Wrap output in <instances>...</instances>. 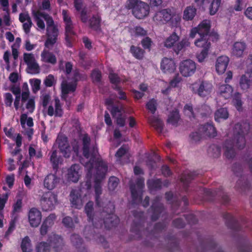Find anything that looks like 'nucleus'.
<instances>
[{
    "mask_svg": "<svg viewBox=\"0 0 252 252\" xmlns=\"http://www.w3.org/2000/svg\"><path fill=\"white\" fill-rule=\"evenodd\" d=\"M246 48V45L243 42H236L233 45L232 54L237 57H241Z\"/></svg>",
    "mask_w": 252,
    "mask_h": 252,
    "instance_id": "4c0bfd02",
    "label": "nucleus"
},
{
    "mask_svg": "<svg viewBox=\"0 0 252 252\" xmlns=\"http://www.w3.org/2000/svg\"><path fill=\"white\" fill-rule=\"evenodd\" d=\"M160 68L164 73H171L176 69L175 63L173 59L165 57L162 60Z\"/></svg>",
    "mask_w": 252,
    "mask_h": 252,
    "instance_id": "a878e982",
    "label": "nucleus"
},
{
    "mask_svg": "<svg viewBox=\"0 0 252 252\" xmlns=\"http://www.w3.org/2000/svg\"><path fill=\"white\" fill-rule=\"evenodd\" d=\"M126 7L132 10L134 16L138 19H143L148 16L150 12L149 4L141 0H127Z\"/></svg>",
    "mask_w": 252,
    "mask_h": 252,
    "instance_id": "423d86ee",
    "label": "nucleus"
},
{
    "mask_svg": "<svg viewBox=\"0 0 252 252\" xmlns=\"http://www.w3.org/2000/svg\"><path fill=\"white\" fill-rule=\"evenodd\" d=\"M63 19L65 24V40L67 47H71L72 42L75 40L76 33L70 16L67 10L62 11Z\"/></svg>",
    "mask_w": 252,
    "mask_h": 252,
    "instance_id": "6e6552de",
    "label": "nucleus"
},
{
    "mask_svg": "<svg viewBox=\"0 0 252 252\" xmlns=\"http://www.w3.org/2000/svg\"><path fill=\"white\" fill-rule=\"evenodd\" d=\"M77 85L76 83H64L61 85V97L64 100H66L68 94L70 93H74L76 90Z\"/></svg>",
    "mask_w": 252,
    "mask_h": 252,
    "instance_id": "7c9ffc66",
    "label": "nucleus"
},
{
    "mask_svg": "<svg viewBox=\"0 0 252 252\" xmlns=\"http://www.w3.org/2000/svg\"><path fill=\"white\" fill-rule=\"evenodd\" d=\"M22 200L18 199L12 206V210L11 212V216H18V213L22 212Z\"/></svg>",
    "mask_w": 252,
    "mask_h": 252,
    "instance_id": "6e6d98bb",
    "label": "nucleus"
},
{
    "mask_svg": "<svg viewBox=\"0 0 252 252\" xmlns=\"http://www.w3.org/2000/svg\"><path fill=\"white\" fill-rule=\"evenodd\" d=\"M57 202V195L51 191L44 192L40 198L41 206L44 211L53 210Z\"/></svg>",
    "mask_w": 252,
    "mask_h": 252,
    "instance_id": "9d476101",
    "label": "nucleus"
},
{
    "mask_svg": "<svg viewBox=\"0 0 252 252\" xmlns=\"http://www.w3.org/2000/svg\"><path fill=\"white\" fill-rule=\"evenodd\" d=\"M229 117V113L226 108L221 107L216 110L214 115L215 120L220 123L221 121L226 120Z\"/></svg>",
    "mask_w": 252,
    "mask_h": 252,
    "instance_id": "58836bf2",
    "label": "nucleus"
},
{
    "mask_svg": "<svg viewBox=\"0 0 252 252\" xmlns=\"http://www.w3.org/2000/svg\"><path fill=\"white\" fill-rule=\"evenodd\" d=\"M250 130V125L247 123H238L234 127V139L226 140L223 144L224 155L228 159H231L235 156L234 147L239 149H243L246 145L245 135Z\"/></svg>",
    "mask_w": 252,
    "mask_h": 252,
    "instance_id": "f03ea898",
    "label": "nucleus"
},
{
    "mask_svg": "<svg viewBox=\"0 0 252 252\" xmlns=\"http://www.w3.org/2000/svg\"><path fill=\"white\" fill-rule=\"evenodd\" d=\"M196 175L195 171H186L182 174L180 181L183 184V188L186 192L188 191L189 184Z\"/></svg>",
    "mask_w": 252,
    "mask_h": 252,
    "instance_id": "cd10ccee",
    "label": "nucleus"
},
{
    "mask_svg": "<svg viewBox=\"0 0 252 252\" xmlns=\"http://www.w3.org/2000/svg\"><path fill=\"white\" fill-rule=\"evenodd\" d=\"M229 59L228 57L225 56L219 57L216 62V69L218 74L223 73L226 69Z\"/></svg>",
    "mask_w": 252,
    "mask_h": 252,
    "instance_id": "c85d7f7f",
    "label": "nucleus"
},
{
    "mask_svg": "<svg viewBox=\"0 0 252 252\" xmlns=\"http://www.w3.org/2000/svg\"><path fill=\"white\" fill-rule=\"evenodd\" d=\"M85 167L88 168L87 176L91 177L92 170L94 167V192L95 203L97 206H102L100 201V196L102 194L101 183L105 179L108 170L107 163L101 158H96L94 153L92 154V157L89 161L86 163Z\"/></svg>",
    "mask_w": 252,
    "mask_h": 252,
    "instance_id": "f257e3e1",
    "label": "nucleus"
},
{
    "mask_svg": "<svg viewBox=\"0 0 252 252\" xmlns=\"http://www.w3.org/2000/svg\"><path fill=\"white\" fill-rule=\"evenodd\" d=\"M23 59L30 69L38 72L39 66L36 62L34 55L32 54L25 53L23 55Z\"/></svg>",
    "mask_w": 252,
    "mask_h": 252,
    "instance_id": "c756f323",
    "label": "nucleus"
},
{
    "mask_svg": "<svg viewBox=\"0 0 252 252\" xmlns=\"http://www.w3.org/2000/svg\"><path fill=\"white\" fill-rule=\"evenodd\" d=\"M157 100L154 98L150 99L146 105V108L153 114L157 110Z\"/></svg>",
    "mask_w": 252,
    "mask_h": 252,
    "instance_id": "69168bd1",
    "label": "nucleus"
},
{
    "mask_svg": "<svg viewBox=\"0 0 252 252\" xmlns=\"http://www.w3.org/2000/svg\"><path fill=\"white\" fill-rule=\"evenodd\" d=\"M101 21V17L98 14L93 15L89 20L90 27L95 31L100 30Z\"/></svg>",
    "mask_w": 252,
    "mask_h": 252,
    "instance_id": "79ce46f5",
    "label": "nucleus"
},
{
    "mask_svg": "<svg viewBox=\"0 0 252 252\" xmlns=\"http://www.w3.org/2000/svg\"><path fill=\"white\" fill-rule=\"evenodd\" d=\"M190 88L194 94H197L200 97H204L210 95L213 86L208 81H199L192 84Z\"/></svg>",
    "mask_w": 252,
    "mask_h": 252,
    "instance_id": "9b49d317",
    "label": "nucleus"
},
{
    "mask_svg": "<svg viewBox=\"0 0 252 252\" xmlns=\"http://www.w3.org/2000/svg\"><path fill=\"white\" fill-rule=\"evenodd\" d=\"M208 153L213 158H219L221 154V147L215 144L211 145L208 149Z\"/></svg>",
    "mask_w": 252,
    "mask_h": 252,
    "instance_id": "8fccbe9b",
    "label": "nucleus"
},
{
    "mask_svg": "<svg viewBox=\"0 0 252 252\" xmlns=\"http://www.w3.org/2000/svg\"><path fill=\"white\" fill-rule=\"evenodd\" d=\"M132 215L135 219L133 220L130 228V232L135 234V239H140L142 237L141 229L143 227L144 222V213L143 211L134 210L132 212Z\"/></svg>",
    "mask_w": 252,
    "mask_h": 252,
    "instance_id": "1a4fd4ad",
    "label": "nucleus"
},
{
    "mask_svg": "<svg viewBox=\"0 0 252 252\" xmlns=\"http://www.w3.org/2000/svg\"><path fill=\"white\" fill-rule=\"evenodd\" d=\"M55 107L54 109L52 105L47 107L46 109L47 114L50 117L54 116L56 117H62L63 114V111L60 100L58 98L55 99Z\"/></svg>",
    "mask_w": 252,
    "mask_h": 252,
    "instance_id": "412c9836",
    "label": "nucleus"
},
{
    "mask_svg": "<svg viewBox=\"0 0 252 252\" xmlns=\"http://www.w3.org/2000/svg\"><path fill=\"white\" fill-rule=\"evenodd\" d=\"M184 112L185 115L189 117L190 120L195 118V115L193 111L192 105L191 103L186 104L184 106Z\"/></svg>",
    "mask_w": 252,
    "mask_h": 252,
    "instance_id": "4d7b16f0",
    "label": "nucleus"
},
{
    "mask_svg": "<svg viewBox=\"0 0 252 252\" xmlns=\"http://www.w3.org/2000/svg\"><path fill=\"white\" fill-rule=\"evenodd\" d=\"M196 69L195 63L190 59L182 61L180 63L179 67L180 72L184 77L192 76L195 73Z\"/></svg>",
    "mask_w": 252,
    "mask_h": 252,
    "instance_id": "2eb2a0df",
    "label": "nucleus"
},
{
    "mask_svg": "<svg viewBox=\"0 0 252 252\" xmlns=\"http://www.w3.org/2000/svg\"><path fill=\"white\" fill-rule=\"evenodd\" d=\"M41 212L36 208H32L28 214V218L31 226L36 227L41 222Z\"/></svg>",
    "mask_w": 252,
    "mask_h": 252,
    "instance_id": "a211bd4d",
    "label": "nucleus"
},
{
    "mask_svg": "<svg viewBox=\"0 0 252 252\" xmlns=\"http://www.w3.org/2000/svg\"><path fill=\"white\" fill-rule=\"evenodd\" d=\"M129 32L135 37L145 36L147 34V31L139 26H136L129 28Z\"/></svg>",
    "mask_w": 252,
    "mask_h": 252,
    "instance_id": "c03bdc74",
    "label": "nucleus"
},
{
    "mask_svg": "<svg viewBox=\"0 0 252 252\" xmlns=\"http://www.w3.org/2000/svg\"><path fill=\"white\" fill-rule=\"evenodd\" d=\"M144 186V179L143 177H140L137 179L136 186L135 185H130L132 204H138L141 202L143 189Z\"/></svg>",
    "mask_w": 252,
    "mask_h": 252,
    "instance_id": "ddd939ff",
    "label": "nucleus"
},
{
    "mask_svg": "<svg viewBox=\"0 0 252 252\" xmlns=\"http://www.w3.org/2000/svg\"><path fill=\"white\" fill-rule=\"evenodd\" d=\"M44 19L46 22L47 29L51 28L53 27H57L55 25L53 18L48 14L44 12Z\"/></svg>",
    "mask_w": 252,
    "mask_h": 252,
    "instance_id": "774afa93",
    "label": "nucleus"
},
{
    "mask_svg": "<svg viewBox=\"0 0 252 252\" xmlns=\"http://www.w3.org/2000/svg\"><path fill=\"white\" fill-rule=\"evenodd\" d=\"M219 90L220 95L225 99L229 98L232 96L233 88L229 85H221L220 86Z\"/></svg>",
    "mask_w": 252,
    "mask_h": 252,
    "instance_id": "ea45409f",
    "label": "nucleus"
},
{
    "mask_svg": "<svg viewBox=\"0 0 252 252\" xmlns=\"http://www.w3.org/2000/svg\"><path fill=\"white\" fill-rule=\"evenodd\" d=\"M141 44L144 50H148L150 51L151 49L153 41L149 37L146 36L142 39Z\"/></svg>",
    "mask_w": 252,
    "mask_h": 252,
    "instance_id": "0e129e2a",
    "label": "nucleus"
},
{
    "mask_svg": "<svg viewBox=\"0 0 252 252\" xmlns=\"http://www.w3.org/2000/svg\"><path fill=\"white\" fill-rule=\"evenodd\" d=\"M250 78V75H246L245 74L241 77L239 84L243 90L247 91L250 88L252 84V80Z\"/></svg>",
    "mask_w": 252,
    "mask_h": 252,
    "instance_id": "de8ad7c7",
    "label": "nucleus"
},
{
    "mask_svg": "<svg viewBox=\"0 0 252 252\" xmlns=\"http://www.w3.org/2000/svg\"><path fill=\"white\" fill-rule=\"evenodd\" d=\"M150 210L152 213L151 220L153 221H156L165 210L163 204L160 202V197L159 196H156L153 200Z\"/></svg>",
    "mask_w": 252,
    "mask_h": 252,
    "instance_id": "4468645a",
    "label": "nucleus"
},
{
    "mask_svg": "<svg viewBox=\"0 0 252 252\" xmlns=\"http://www.w3.org/2000/svg\"><path fill=\"white\" fill-rule=\"evenodd\" d=\"M80 167L79 164H74L71 165L68 170L67 178L68 179L72 182L76 183L78 182L80 176L79 170Z\"/></svg>",
    "mask_w": 252,
    "mask_h": 252,
    "instance_id": "2f4dec72",
    "label": "nucleus"
},
{
    "mask_svg": "<svg viewBox=\"0 0 252 252\" xmlns=\"http://www.w3.org/2000/svg\"><path fill=\"white\" fill-rule=\"evenodd\" d=\"M223 218L225 220L227 227L234 231H238L242 229V226L235 218L230 214L225 213L223 214Z\"/></svg>",
    "mask_w": 252,
    "mask_h": 252,
    "instance_id": "4be33fe9",
    "label": "nucleus"
},
{
    "mask_svg": "<svg viewBox=\"0 0 252 252\" xmlns=\"http://www.w3.org/2000/svg\"><path fill=\"white\" fill-rule=\"evenodd\" d=\"M152 125L158 133H162L163 128V124L161 120L156 119L152 121Z\"/></svg>",
    "mask_w": 252,
    "mask_h": 252,
    "instance_id": "e2e57ef3",
    "label": "nucleus"
},
{
    "mask_svg": "<svg viewBox=\"0 0 252 252\" xmlns=\"http://www.w3.org/2000/svg\"><path fill=\"white\" fill-rule=\"evenodd\" d=\"M166 239L170 242L171 248V251L177 250L179 249V242L174 236L168 235L166 237Z\"/></svg>",
    "mask_w": 252,
    "mask_h": 252,
    "instance_id": "bf43d9fd",
    "label": "nucleus"
},
{
    "mask_svg": "<svg viewBox=\"0 0 252 252\" xmlns=\"http://www.w3.org/2000/svg\"><path fill=\"white\" fill-rule=\"evenodd\" d=\"M20 247L22 252H32L31 240L29 236H26L22 239Z\"/></svg>",
    "mask_w": 252,
    "mask_h": 252,
    "instance_id": "a18cd8bd",
    "label": "nucleus"
},
{
    "mask_svg": "<svg viewBox=\"0 0 252 252\" xmlns=\"http://www.w3.org/2000/svg\"><path fill=\"white\" fill-rule=\"evenodd\" d=\"M242 165L239 163H235L233 165L232 171L237 176H240V178L237 182V185L240 186L242 182L243 178L241 173L243 172Z\"/></svg>",
    "mask_w": 252,
    "mask_h": 252,
    "instance_id": "603ef678",
    "label": "nucleus"
},
{
    "mask_svg": "<svg viewBox=\"0 0 252 252\" xmlns=\"http://www.w3.org/2000/svg\"><path fill=\"white\" fill-rule=\"evenodd\" d=\"M180 119L179 112L177 109L173 110L168 116L167 122L173 126H177Z\"/></svg>",
    "mask_w": 252,
    "mask_h": 252,
    "instance_id": "09e8293b",
    "label": "nucleus"
},
{
    "mask_svg": "<svg viewBox=\"0 0 252 252\" xmlns=\"http://www.w3.org/2000/svg\"><path fill=\"white\" fill-rule=\"evenodd\" d=\"M119 180L118 178L112 176L111 177L108 181V189L110 191H113L118 186Z\"/></svg>",
    "mask_w": 252,
    "mask_h": 252,
    "instance_id": "680f3d73",
    "label": "nucleus"
},
{
    "mask_svg": "<svg viewBox=\"0 0 252 252\" xmlns=\"http://www.w3.org/2000/svg\"><path fill=\"white\" fill-rule=\"evenodd\" d=\"M60 178L55 174H49L44 180V186L48 190H52L55 189L59 183Z\"/></svg>",
    "mask_w": 252,
    "mask_h": 252,
    "instance_id": "b1692460",
    "label": "nucleus"
},
{
    "mask_svg": "<svg viewBox=\"0 0 252 252\" xmlns=\"http://www.w3.org/2000/svg\"><path fill=\"white\" fill-rule=\"evenodd\" d=\"M12 219L10 221L9 227L6 231L5 234L8 235L11 234L15 229L16 222L18 220V216H11Z\"/></svg>",
    "mask_w": 252,
    "mask_h": 252,
    "instance_id": "338daca9",
    "label": "nucleus"
},
{
    "mask_svg": "<svg viewBox=\"0 0 252 252\" xmlns=\"http://www.w3.org/2000/svg\"><path fill=\"white\" fill-rule=\"evenodd\" d=\"M64 245L63 238L58 235L52 234L49 236L47 242L39 243L36 247V252H50V247H52L55 252L61 251Z\"/></svg>",
    "mask_w": 252,
    "mask_h": 252,
    "instance_id": "39448f33",
    "label": "nucleus"
},
{
    "mask_svg": "<svg viewBox=\"0 0 252 252\" xmlns=\"http://www.w3.org/2000/svg\"><path fill=\"white\" fill-rule=\"evenodd\" d=\"M57 150H53L50 153V161L52 164L54 170H57L59 168V164L62 162V158L60 155H58Z\"/></svg>",
    "mask_w": 252,
    "mask_h": 252,
    "instance_id": "72a5a7b5",
    "label": "nucleus"
},
{
    "mask_svg": "<svg viewBox=\"0 0 252 252\" xmlns=\"http://www.w3.org/2000/svg\"><path fill=\"white\" fill-rule=\"evenodd\" d=\"M91 77L93 83H100L102 78L101 73L97 69H94L91 73Z\"/></svg>",
    "mask_w": 252,
    "mask_h": 252,
    "instance_id": "052dcab7",
    "label": "nucleus"
},
{
    "mask_svg": "<svg viewBox=\"0 0 252 252\" xmlns=\"http://www.w3.org/2000/svg\"><path fill=\"white\" fill-rule=\"evenodd\" d=\"M147 185L150 191L160 190L162 188V181L161 179H149L147 182Z\"/></svg>",
    "mask_w": 252,
    "mask_h": 252,
    "instance_id": "e433bc0d",
    "label": "nucleus"
},
{
    "mask_svg": "<svg viewBox=\"0 0 252 252\" xmlns=\"http://www.w3.org/2000/svg\"><path fill=\"white\" fill-rule=\"evenodd\" d=\"M203 192L205 196L208 197L210 201H214L216 199H218L222 204L225 205L229 202L230 200L228 196L223 191L222 188L215 190L204 189Z\"/></svg>",
    "mask_w": 252,
    "mask_h": 252,
    "instance_id": "f8f14e48",
    "label": "nucleus"
},
{
    "mask_svg": "<svg viewBox=\"0 0 252 252\" xmlns=\"http://www.w3.org/2000/svg\"><path fill=\"white\" fill-rule=\"evenodd\" d=\"M70 240L72 245L78 249L80 252H87V249L84 247H81L83 244V239L78 234H73L70 236Z\"/></svg>",
    "mask_w": 252,
    "mask_h": 252,
    "instance_id": "c9c22d12",
    "label": "nucleus"
},
{
    "mask_svg": "<svg viewBox=\"0 0 252 252\" xmlns=\"http://www.w3.org/2000/svg\"><path fill=\"white\" fill-rule=\"evenodd\" d=\"M110 113L113 118H116L118 116H122L124 109L122 106L114 105L110 110Z\"/></svg>",
    "mask_w": 252,
    "mask_h": 252,
    "instance_id": "13d9d810",
    "label": "nucleus"
},
{
    "mask_svg": "<svg viewBox=\"0 0 252 252\" xmlns=\"http://www.w3.org/2000/svg\"><path fill=\"white\" fill-rule=\"evenodd\" d=\"M198 130L202 134L210 138L215 137L217 134L216 129L214 125L208 123L200 125L198 128Z\"/></svg>",
    "mask_w": 252,
    "mask_h": 252,
    "instance_id": "393cba45",
    "label": "nucleus"
},
{
    "mask_svg": "<svg viewBox=\"0 0 252 252\" xmlns=\"http://www.w3.org/2000/svg\"><path fill=\"white\" fill-rule=\"evenodd\" d=\"M32 15L37 27L41 30H44L45 25L43 20L41 19L42 18L44 19V12L34 11L32 12Z\"/></svg>",
    "mask_w": 252,
    "mask_h": 252,
    "instance_id": "37998d69",
    "label": "nucleus"
},
{
    "mask_svg": "<svg viewBox=\"0 0 252 252\" xmlns=\"http://www.w3.org/2000/svg\"><path fill=\"white\" fill-rule=\"evenodd\" d=\"M70 201L72 206L75 208L80 209L82 206V200L80 196L75 193L74 190H72L70 192Z\"/></svg>",
    "mask_w": 252,
    "mask_h": 252,
    "instance_id": "49530a36",
    "label": "nucleus"
},
{
    "mask_svg": "<svg viewBox=\"0 0 252 252\" xmlns=\"http://www.w3.org/2000/svg\"><path fill=\"white\" fill-rule=\"evenodd\" d=\"M56 219V216L55 214H51L46 218L40 228V233L41 235L44 236L47 234L49 228L54 224Z\"/></svg>",
    "mask_w": 252,
    "mask_h": 252,
    "instance_id": "bb28decb",
    "label": "nucleus"
},
{
    "mask_svg": "<svg viewBox=\"0 0 252 252\" xmlns=\"http://www.w3.org/2000/svg\"><path fill=\"white\" fill-rule=\"evenodd\" d=\"M194 44L196 47L203 49L201 52L197 55L198 62H202L208 55L211 43L210 41L206 42L204 40H196Z\"/></svg>",
    "mask_w": 252,
    "mask_h": 252,
    "instance_id": "dca6fc26",
    "label": "nucleus"
},
{
    "mask_svg": "<svg viewBox=\"0 0 252 252\" xmlns=\"http://www.w3.org/2000/svg\"><path fill=\"white\" fill-rule=\"evenodd\" d=\"M82 140L83 144V155L84 157H85L86 158H89L90 157L91 158L92 156V154L94 153L95 154V157L97 158L96 157V154L94 147H93L91 155L90 154V146L91 143V138L87 133H85L83 135Z\"/></svg>",
    "mask_w": 252,
    "mask_h": 252,
    "instance_id": "5701e85b",
    "label": "nucleus"
},
{
    "mask_svg": "<svg viewBox=\"0 0 252 252\" xmlns=\"http://www.w3.org/2000/svg\"><path fill=\"white\" fill-rule=\"evenodd\" d=\"M196 8L192 5L187 6L183 11V19L186 21L192 20L196 15Z\"/></svg>",
    "mask_w": 252,
    "mask_h": 252,
    "instance_id": "f704fd0d",
    "label": "nucleus"
},
{
    "mask_svg": "<svg viewBox=\"0 0 252 252\" xmlns=\"http://www.w3.org/2000/svg\"><path fill=\"white\" fill-rule=\"evenodd\" d=\"M47 39L45 42V46L49 48L52 47L57 42V37L59 35V30L57 27H53L51 28L46 29Z\"/></svg>",
    "mask_w": 252,
    "mask_h": 252,
    "instance_id": "aec40b11",
    "label": "nucleus"
},
{
    "mask_svg": "<svg viewBox=\"0 0 252 252\" xmlns=\"http://www.w3.org/2000/svg\"><path fill=\"white\" fill-rule=\"evenodd\" d=\"M173 17V12L169 8L163 9L157 11L154 17L155 21L158 22L161 24H165L170 21Z\"/></svg>",
    "mask_w": 252,
    "mask_h": 252,
    "instance_id": "f3484780",
    "label": "nucleus"
},
{
    "mask_svg": "<svg viewBox=\"0 0 252 252\" xmlns=\"http://www.w3.org/2000/svg\"><path fill=\"white\" fill-rule=\"evenodd\" d=\"M210 21L208 20H204L196 27L191 29L189 34L190 37L192 38H194L197 33L199 35V38L196 40H204L206 42L214 41V39L217 40L219 37V34L217 33H210Z\"/></svg>",
    "mask_w": 252,
    "mask_h": 252,
    "instance_id": "20e7f679",
    "label": "nucleus"
},
{
    "mask_svg": "<svg viewBox=\"0 0 252 252\" xmlns=\"http://www.w3.org/2000/svg\"><path fill=\"white\" fill-rule=\"evenodd\" d=\"M58 148L61 153L65 158L70 157L71 153V147L65 136L59 137L57 139Z\"/></svg>",
    "mask_w": 252,
    "mask_h": 252,
    "instance_id": "6ab92c4d",
    "label": "nucleus"
},
{
    "mask_svg": "<svg viewBox=\"0 0 252 252\" xmlns=\"http://www.w3.org/2000/svg\"><path fill=\"white\" fill-rule=\"evenodd\" d=\"M41 57L46 63L55 64L57 63V59L52 53L43 51L41 53Z\"/></svg>",
    "mask_w": 252,
    "mask_h": 252,
    "instance_id": "3c124183",
    "label": "nucleus"
},
{
    "mask_svg": "<svg viewBox=\"0 0 252 252\" xmlns=\"http://www.w3.org/2000/svg\"><path fill=\"white\" fill-rule=\"evenodd\" d=\"M20 123L22 127L25 126L26 123L27 125L31 127L33 126V119L32 117H28L27 114H22L20 116Z\"/></svg>",
    "mask_w": 252,
    "mask_h": 252,
    "instance_id": "5fc2aeb1",
    "label": "nucleus"
},
{
    "mask_svg": "<svg viewBox=\"0 0 252 252\" xmlns=\"http://www.w3.org/2000/svg\"><path fill=\"white\" fill-rule=\"evenodd\" d=\"M115 205L110 201L103 208L100 214V218L98 220L100 227L103 223L105 228L110 229L119 224L120 219L117 216L115 215Z\"/></svg>",
    "mask_w": 252,
    "mask_h": 252,
    "instance_id": "7ed1b4c3",
    "label": "nucleus"
},
{
    "mask_svg": "<svg viewBox=\"0 0 252 252\" xmlns=\"http://www.w3.org/2000/svg\"><path fill=\"white\" fill-rule=\"evenodd\" d=\"M129 52L135 59L141 60L144 57L145 51L139 46L131 45L130 47Z\"/></svg>",
    "mask_w": 252,
    "mask_h": 252,
    "instance_id": "a19ab883",
    "label": "nucleus"
},
{
    "mask_svg": "<svg viewBox=\"0 0 252 252\" xmlns=\"http://www.w3.org/2000/svg\"><path fill=\"white\" fill-rule=\"evenodd\" d=\"M85 212L87 214L88 221L92 222L94 227L98 228V226H97L96 223H94V202L93 201H89L86 204L85 206Z\"/></svg>",
    "mask_w": 252,
    "mask_h": 252,
    "instance_id": "473e14b6",
    "label": "nucleus"
},
{
    "mask_svg": "<svg viewBox=\"0 0 252 252\" xmlns=\"http://www.w3.org/2000/svg\"><path fill=\"white\" fill-rule=\"evenodd\" d=\"M179 39L180 37L174 32L166 39L164 46L167 48H172L174 52L178 55L190 45V42L188 39L184 38L181 41H179Z\"/></svg>",
    "mask_w": 252,
    "mask_h": 252,
    "instance_id": "0eeeda50",
    "label": "nucleus"
},
{
    "mask_svg": "<svg viewBox=\"0 0 252 252\" xmlns=\"http://www.w3.org/2000/svg\"><path fill=\"white\" fill-rule=\"evenodd\" d=\"M221 0H212L209 7V14L214 15L219 10L220 6Z\"/></svg>",
    "mask_w": 252,
    "mask_h": 252,
    "instance_id": "864d4df0",
    "label": "nucleus"
}]
</instances>
